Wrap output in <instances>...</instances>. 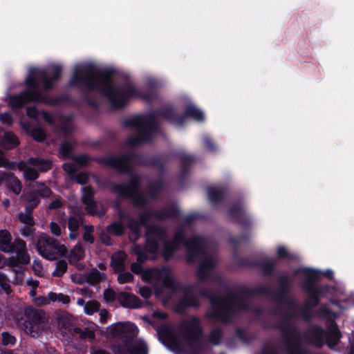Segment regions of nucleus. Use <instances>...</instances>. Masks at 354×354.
Wrapping results in <instances>:
<instances>
[{
	"mask_svg": "<svg viewBox=\"0 0 354 354\" xmlns=\"http://www.w3.org/2000/svg\"><path fill=\"white\" fill-rule=\"evenodd\" d=\"M78 82L84 83L90 89L99 90L117 108L124 105L129 99L141 97L138 90L132 85L120 89L113 88L106 73L93 71L91 66H75L71 84Z\"/></svg>",
	"mask_w": 354,
	"mask_h": 354,
	"instance_id": "1",
	"label": "nucleus"
},
{
	"mask_svg": "<svg viewBox=\"0 0 354 354\" xmlns=\"http://www.w3.org/2000/svg\"><path fill=\"white\" fill-rule=\"evenodd\" d=\"M107 332L112 338H120L124 346H113L114 354H147V348L141 339H134L138 333L136 325L131 322H118L108 327Z\"/></svg>",
	"mask_w": 354,
	"mask_h": 354,
	"instance_id": "2",
	"label": "nucleus"
},
{
	"mask_svg": "<svg viewBox=\"0 0 354 354\" xmlns=\"http://www.w3.org/2000/svg\"><path fill=\"white\" fill-rule=\"evenodd\" d=\"M187 332L183 337H176L162 328L158 329L159 337L162 343L176 354H185L194 351L192 339L197 337L201 333L199 322L196 318H191L186 324Z\"/></svg>",
	"mask_w": 354,
	"mask_h": 354,
	"instance_id": "3",
	"label": "nucleus"
},
{
	"mask_svg": "<svg viewBox=\"0 0 354 354\" xmlns=\"http://www.w3.org/2000/svg\"><path fill=\"white\" fill-rule=\"evenodd\" d=\"M46 76V74L43 71L31 69L30 71V75L26 80L28 91L20 95L7 96L6 97V102L12 109H17L21 107L24 104L29 102L39 100V95L37 91V79H42L45 88L48 89L52 87V84L48 81Z\"/></svg>",
	"mask_w": 354,
	"mask_h": 354,
	"instance_id": "4",
	"label": "nucleus"
},
{
	"mask_svg": "<svg viewBox=\"0 0 354 354\" xmlns=\"http://www.w3.org/2000/svg\"><path fill=\"white\" fill-rule=\"evenodd\" d=\"M26 321L24 324L25 332L32 337H39L48 326V317L41 310L27 308Z\"/></svg>",
	"mask_w": 354,
	"mask_h": 354,
	"instance_id": "5",
	"label": "nucleus"
},
{
	"mask_svg": "<svg viewBox=\"0 0 354 354\" xmlns=\"http://www.w3.org/2000/svg\"><path fill=\"white\" fill-rule=\"evenodd\" d=\"M37 249L39 253L44 258L54 260L64 256L66 253V248L56 240L46 234L39 236Z\"/></svg>",
	"mask_w": 354,
	"mask_h": 354,
	"instance_id": "6",
	"label": "nucleus"
},
{
	"mask_svg": "<svg viewBox=\"0 0 354 354\" xmlns=\"http://www.w3.org/2000/svg\"><path fill=\"white\" fill-rule=\"evenodd\" d=\"M142 279L145 281L161 282L166 287L171 286L173 283L171 273L167 268L146 270L142 274Z\"/></svg>",
	"mask_w": 354,
	"mask_h": 354,
	"instance_id": "7",
	"label": "nucleus"
},
{
	"mask_svg": "<svg viewBox=\"0 0 354 354\" xmlns=\"http://www.w3.org/2000/svg\"><path fill=\"white\" fill-rule=\"evenodd\" d=\"M54 323L57 326V330L64 337L73 333V318L66 312L57 313L55 316Z\"/></svg>",
	"mask_w": 354,
	"mask_h": 354,
	"instance_id": "8",
	"label": "nucleus"
},
{
	"mask_svg": "<svg viewBox=\"0 0 354 354\" xmlns=\"http://www.w3.org/2000/svg\"><path fill=\"white\" fill-rule=\"evenodd\" d=\"M316 335L320 339L324 337L327 345L330 348H334L338 344L341 337L339 331L335 326H332L326 332H324L319 329L317 330L316 331Z\"/></svg>",
	"mask_w": 354,
	"mask_h": 354,
	"instance_id": "9",
	"label": "nucleus"
},
{
	"mask_svg": "<svg viewBox=\"0 0 354 354\" xmlns=\"http://www.w3.org/2000/svg\"><path fill=\"white\" fill-rule=\"evenodd\" d=\"M212 306L214 311L213 316L223 321H225V314L230 313L233 308L232 301L226 299L213 301Z\"/></svg>",
	"mask_w": 354,
	"mask_h": 354,
	"instance_id": "10",
	"label": "nucleus"
},
{
	"mask_svg": "<svg viewBox=\"0 0 354 354\" xmlns=\"http://www.w3.org/2000/svg\"><path fill=\"white\" fill-rule=\"evenodd\" d=\"M5 183L15 194H19L21 190L20 181L10 173L0 171V185Z\"/></svg>",
	"mask_w": 354,
	"mask_h": 354,
	"instance_id": "11",
	"label": "nucleus"
},
{
	"mask_svg": "<svg viewBox=\"0 0 354 354\" xmlns=\"http://www.w3.org/2000/svg\"><path fill=\"white\" fill-rule=\"evenodd\" d=\"M12 252L17 254V259L19 263L26 264L29 262L30 257L26 250V243L22 240H15Z\"/></svg>",
	"mask_w": 354,
	"mask_h": 354,
	"instance_id": "12",
	"label": "nucleus"
},
{
	"mask_svg": "<svg viewBox=\"0 0 354 354\" xmlns=\"http://www.w3.org/2000/svg\"><path fill=\"white\" fill-rule=\"evenodd\" d=\"M15 243H12V236L6 230H0V250L4 252H12Z\"/></svg>",
	"mask_w": 354,
	"mask_h": 354,
	"instance_id": "13",
	"label": "nucleus"
},
{
	"mask_svg": "<svg viewBox=\"0 0 354 354\" xmlns=\"http://www.w3.org/2000/svg\"><path fill=\"white\" fill-rule=\"evenodd\" d=\"M118 299L124 307L138 308L140 306L139 299L131 294L122 292L118 294Z\"/></svg>",
	"mask_w": 354,
	"mask_h": 354,
	"instance_id": "14",
	"label": "nucleus"
},
{
	"mask_svg": "<svg viewBox=\"0 0 354 354\" xmlns=\"http://www.w3.org/2000/svg\"><path fill=\"white\" fill-rule=\"evenodd\" d=\"M82 201L86 205V209L90 214H94L96 212L95 203L93 201V191L90 187L83 188Z\"/></svg>",
	"mask_w": 354,
	"mask_h": 354,
	"instance_id": "15",
	"label": "nucleus"
},
{
	"mask_svg": "<svg viewBox=\"0 0 354 354\" xmlns=\"http://www.w3.org/2000/svg\"><path fill=\"white\" fill-rule=\"evenodd\" d=\"M17 167L20 171H24V176L26 180H33L38 178L37 168L30 165L29 160L27 163H19Z\"/></svg>",
	"mask_w": 354,
	"mask_h": 354,
	"instance_id": "16",
	"label": "nucleus"
},
{
	"mask_svg": "<svg viewBox=\"0 0 354 354\" xmlns=\"http://www.w3.org/2000/svg\"><path fill=\"white\" fill-rule=\"evenodd\" d=\"M82 223V218L80 216H71L68 219V227L70 230L69 237L74 240L78 236V229Z\"/></svg>",
	"mask_w": 354,
	"mask_h": 354,
	"instance_id": "17",
	"label": "nucleus"
},
{
	"mask_svg": "<svg viewBox=\"0 0 354 354\" xmlns=\"http://www.w3.org/2000/svg\"><path fill=\"white\" fill-rule=\"evenodd\" d=\"M126 254L122 252L115 253L112 257L111 265L116 272L123 271L125 268Z\"/></svg>",
	"mask_w": 354,
	"mask_h": 354,
	"instance_id": "18",
	"label": "nucleus"
},
{
	"mask_svg": "<svg viewBox=\"0 0 354 354\" xmlns=\"http://www.w3.org/2000/svg\"><path fill=\"white\" fill-rule=\"evenodd\" d=\"M286 347L289 351V354H303L299 347L298 337L295 335L287 339Z\"/></svg>",
	"mask_w": 354,
	"mask_h": 354,
	"instance_id": "19",
	"label": "nucleus"
},
{
	"mask_svg": "<svg viewBox=\"0 0 354 354\" xmlns=\"http://www.w3.org/2000/svg\"><path fill=\"white\" fill-rule=\"evenodd\" d=\"M19 143L17 138L11 132L4 133L3 140L2 142L3 148L6 149H11Z\"/></svg>",
	"mask_w": 354,
	"mask_h": 354,
	"instance_id": "20",
	"label": "nucleus"
},
{
	"mask_svg": "<svg viewBox=\"0 0 354 354\" xmlns=\"http://www.w3.org/2000/svg\"><path fill=\"white\" fill-rule=\"evenodd\" d=\"M185 116L190 117L198 122L202 121L204 119L203 111L192 104L189 105L186 109Z\"/></svg>",
	"mask_w": 354,
	"mask_h": 354,
	"instance_id": "21",
	"label": "nucleus"
},
{
	"mask_svg": "<svg viewBox=\"0 0 354 354\" xmlns=\"http://www.w3.org/2000/svg\"><path fill=\"white\" fill-rule=\"evenodd\" d=\"M304 274L307 277L309 281H313L316 279L319 274H322L328 278H331L333 277V271L330 270H328L324 272H321L319 270H315L310 268H306L303 270Z\"/></svg>",
	"mask_w": 354,
	"mask_h": 354,
	"instance_id": "22",
	"label": "nucleus"
},
{
	"mask_svg": "<svg viewBox=\"0 0 354 354\" xmlns=\"http://www.w3.org/2000/svg\"><path fill=\"white\" fill-rule=\"evenodd\" d=\"M215 261L213 259H206L200 265L198 276L199 278H204L206 276V273L214 266Z\"/></svg>",
	"mask_w": 354,
	"mask_h": 354,
	"instance_id": "23",
	"label": "nucleus"
},
{
	"mask_svg": "<svg viewBox=\"0 0 354 354\" xmlns=\"http://www.w3.org/2000/svg\"><path fill=\"white\" fill-rule=\"evenodd\" d=\"M29 162L37 169L42 171L48 170L51 167V162L50 161L40 158H30L29 159Z\"/></svg>",
	"mask_w": 354,
	"mask_h": 354,
	"instance_id": "24",
	"label": "nucleus"
},
{
	"mask_svg": "<svg viewBox=\"0 0 354 354\" xmlns=\"http://www.w3.org/2000/svg\"><path fill=\"white\" fill-rule=\"evenodd\" d=\"M97 329V326L94 323L91 322L86 328L80 331V335L83 338L93 339L95 337V332Z\"/></svg>",
	"mask_w": 354,
	"mask_h": 354,
	"instance_id": "25",
	"label": "nucleus"
},
{
	"mask_svg": "<svg viewBox=\"0 0 354 354\" xmlns=\"http://www.w3.org/2000/svg\"><path fill=\"white\" fill-rule=\"evenodd\" d=\"M110 164L118 169L125 171L127 169L128 160L126 158H113Z\"/></svg>",
	"mask_w": 354,
	"mask_h": 354,
	"instance_id": "26",
	"label": "nucleus"
},
{
	"mask_svg": "<svg viewBox=\"0 0 354 354\" xmlns=\"http://www.w3.org/2000/svg\"><path fill=\"white\" fill-rule=\"evenodd\" d=\"M48 294L50 303L59 301L66 305L68 304L70 302V298L68 295H64L62 293H56L53 292H50Z\"/></svg>",
	"mask_w": 354,
	"mask_h": 354,
	"instance_id": "27",
	"label": "nucleus"
},
{
	"mask_svg": "<svg viewBox=\"0 0 354 354\" xmlns=\"http://www.w3.org/2000/svg\"><path fill=\"white\" fill-rule=\"evenodd\" d=\"M84 256V251L80 245H77L71 251L69 256V261L74 262L82 259Z\"/></svg>",
	"mask_w": 354,
	"mask_h": 354,
	"instance_id": "28",
	"label": "nucleus"
},
{
	"mask_svg": "<svg viewBox=\"0 0 354 354\" xmlns=\"http://www.w3.org/2000/svg\"><path fill=\"white\" fill-rule=\"evenodd\" d=\"M99 307L100 305L98 302L95 301H90L85 304L84 310L85 313L91 315L99 310Z\"/></svg>",
	"mask_w": 354,
	"mask_h": 354,
	"instance_id": "29",
	"label": "nucleus"
},
{
	"mask_svg": "<svg viewBox=\"0 0 354 354\" xmlns=\"http://www.w3.org/2000/svg\"><path fill=\"white\" fill-rule=\"evenodd\" d=\"M107 230L111 234L120 235L124 231V226L121 223H113L108 227Z\"/></svg>",
	"mask_w": 354,
	"mask_h": 354,
	"instance_id": "30",
	"label": "nucleus"
},
{
	"mask_svg": "<svg viewBox=\"0 0 354 354\" xmlns=\"http://www.w3.org/2000/svg\"><path fill=\"white\" fill-rule=\"evenodd\" d=\"M26 285L30 288L29 291V295L31 297H35L36 296L35 290L39 286V281L34 280L32 278H29L26 281Z\"/></svg>",
	"mask_w": 354,
	"mask_h": 354,
	"instance_id": "31",
	"label": "nucleus"
},
{
	"mask_svg": "<svg viewBox=\"0 0 354 354\" xmlns=\"http://www.w3.org/2000/svg\"><path fill=\"white\" fill-rule=\"evenodd\" d=\"M67 269V263L64 261H60L57 264V268L53 272V274L56 277L62 276Z\"/></svg>",
	"mask_w": 354,
	"mask_h": 354,
	"instance_id": "32",
	"label": "nucleus"
},
{
	"mask_svg": "<svg viewBox=\"0 0 354 354\" xmlns=\"http://www.w3.org/2000/svg\"><path fill=\"white\" fill-rule=\"evenodd\" d=\"M32 270L35 274L39 277L44 276L45 271L41 263L39 261L35 260L32 263Z\"/></svg>",
	"mask_w": 354,
	"mask_h": 354,
	"instance_id": "33",
	"label": "nucleus"
},
{
	"mask_svg": "<svg viewBox=\"0 0 354 354\" xmlns=\"http://www.w3.org/2000/svg\"><path fill=\"white\" fill-rule=\"evenodd\" d=\"M2 336V344L3 345H13L16 342V338L7 332H3Z\"/></svg>",
	"mask_w": 354,
	"mask_h": 354,
	"instance_id": "34",
	"label": "nucleus"
},
{
	"mask_svg": "<svg viewBox=\"0 0 354 354\" xmlns=\"http://www.w3.org/2000/svg\"><path fill=\"white\" fill-rule=\"evenodd\" d=\"M119 272L118 281L120 283L122 284L132 281L133 276L130 272H122V271Z\"/></svg>",
	"mask_w": 354,
	"mask_h": 354,
	"instance_id": "35",
	"label": "nucleus"
},
{
	"mask_svg": "<svg viewBox=\"0 0 354 354\" xmlns=\"http://www.w3.org/2000/svg\"><path fill=\"white\" fill-rule=\"evenodd\" d=\"M19 219L23 223L32 226L33 225V218L32 216V214L30 212H28L25 214H21L19 216Z\"/></svg>",
	"mask_w": 354,
	"mask_h": 354,
	"instance_id": "36",
	"label": "nucleus"
},
{
	"mask_svg": "<svg viewBox=\"0 0 354 354\" xmlns=\"http://www.w3.org/2000/svg\"><path fill=\"white\" fill-rule=\"evenodd\" d=\"M84 240L85 241L89 242L92 243L93 242V236L92 235V232L93 231V226H85L84 227Z\"/></svg>",
	"mask_w": 354,
	"mask_h": 354,
	"instance_id": "37",
	"label": "nucleus"
},
{
	"mask_svg": "<svg viewBox=\"0 0 354 354\" xmlns=\"http://www.w3.org/2000/svg\"><path fill=\"white\" fill-rule=\"evenodd\" d=\"M33 301L39 306H46L50 304L49 294L46 297H32Z\"/></svg>",
	"mask_w": 354,
	"mask_h": 354,
	"instance_id": "38",
	"label": "nucleus"
},
{
	"mask_svg": "<svg viewBox=\"0 0 354 354\" xmlns=\"http://www.w3.org/2000/svg\"><path fill=\"white\" fill-rule=\"evenodd\" d=\"M32 136L35 140L42 141L45 138V133L41 129H35L32 131Z\"/></svg>",
	"mask_w": 354,
	"mask_h": 354,
	"instance_id": "39",
	"label": "nucleus"
},
{
	"mask_svg": "<svg viewBox=\"0 0 354 354\" xmlns=\"http://www.w3.org/2000/svg\"><path fill=\"white\" fill-rule=\"evenodd\" d=\"M220 196V192L215 187L208 189V197L212 201H215Z\"/></svg>",
	"mask_w": 354,
	"mask_h": 354,
	"instance_id": "40",
	"label": "nucleus"
},
{
	"mask_svg": "<svg viewBox=\"0 0 354 354\" xmlns=\"http://www.w3.org/2000/svg\"><path fill=\"white\" fill-rule=\"evenodd\" d=\"M0 121L4 124L10 125L13 120L10 113H4L0 115Z\"/></svg>",
	"mask_w": 354,
	"mask_h": 354,
	"instance_id": "41",
	"label": "nucleus"
},
{
	"mask_svg": "<svg viewBox=\"0 0 354 354\" xmlns=\"http://www.w3.org/2000/svg\"><path fill=\"white\" fill-rule=\"evenodd\" d=\"M71 149L72 147L70 144H68V142H64L60 148V153L64 156L67 157L70 155Z\"/></svg>",
	"mask_w": 354,
	"mask_h": 354,
	"instance_id": "42",
	"label": "nucleus"
},
{
	"mask_svg": "<svg viewBox=\"0 0 354 354\" xmlns=\"http://www.w3.org/2000/svg\"><path fill=\"white\" fill-rule=\"evenodd\" d=\"M50 227L51 232L54 235H55L57 236H59L61 235L62 230L58 224H57L55 222H51L50 225Z\"/></svg>",
	"mask_w": 354,
	"mask_h": 354,
	"instance_id": "43",
	"label": "nucleus"
},
{
	"mask_svg": "<svg viewBox=\"0 0 354 354\" xmlns=\"http://www.w3.org/2000/svg\"><path fill=\"white\" fill-rule=\"evenodd\" d=\"M221 337V333L219 330L213 331L209 337L210 342L214 344H217L219 342Z\"/></svg>",
	"mask_w": 354,
	"mask_h": 354,
	"instance_id": "44",
	"label": "nucleus"
},
{
	"mask_svg": "<svg viewBox=\"0 0 354 354\" xmlns=\"http://www.w3.org/2000/svg\"><path fill=\"white\" fill-rule=\"evenodd\" d=\"M339 301L343 303L345 307H351L354 306V295H352L351 298H346L345 299H339Z\"/></svg>",
	"mask_w": 354,
	"mask_h": 354,
	"instance_id": "45",
	"label": "nucleus"
},
{
	"mask_svg": "<svg viewBox=\"0 0 354 354\" xmlns=\"http://www.w3.org/2000/svg\"><path fill=\"white\" fill-rule=\"evenodd\" d=\"M61 69V67L58 65H54L50 67V71L53 74V80L59 77Z\"/></svg>",
	"mask_w": 354,
	"mask_h": 354,
	"instance_id": "46",
	"label": "nucleus"
},
{
	"mask_svg": "<svg viewBox=\"0 0 354 354\" xmlns=\"http://www.w3.org/2000/svg\"><path fill=\"white\" fill-rule=\"evenodd\" d=\"M0 167L12 169L15 166L12 163L9 162L5 158H0Z\"/></svg>",
	"mask_w": 354,
	"mask_h": 354,
	"instance_id": "47",
	"label": "nucleus"
},
{
	"mask_svg": "<svg viewBox=\"0 0 354 354\" xmlns=\"http://www.w3.org/2000/svg\"><path fill=\"white\" fill-rule=\"evenodd\" d=\"M104 297L106 301H112L115 298V293L111 290H106L104 292Z\"/></svg>",
	"mask_w": 354,
	"mask_h": 354,
	"instance_id": "48",
	"label": "nucleus"
},
{
	"mask_svg": "<svg viewBox=\"0 0 354 354\" xmlns=\"http://www.w3.org/2000/svg\"><path fill=\"white\" fill-rule=\"evenodd\" d=\"M140 293L144 298H148L151 294V289L148 287L144 286L140 288Z\"/></svg>",
	"mask_w": 354,
	"mask_h": 354,
	"instance_id": "49",
	"label": "nucleus"
},
{
	"mask_svg": "<svg viewBox=\"0 0 354 354\" xmlns=\"http://www.w3.org/2000/svg\"><path fill=\"white\" fill-rule=\"evenodd\" d=\"M75 180L77 183L83 185L87 181L88 176L85 174H79Z\"/></svg>",
	"mask_w": 354,
	"mask_h": 354,
	"instance_id": "50",
	"label": "nucleus"
},
{
	"mask_svg": "<svg viewBox=\"0 0 354 354\" xmlns=\"http://www.w3.org/2000/svg\"><path fill=\"white\" fill-rule=\"evenodd\" d=\"M28 200L31 207H35L39 203V198L33 194L30 195Z\"/></svg>",
	"mask_w": 354,
	"mask_h": 354,
	"instance_id": "51",
	"label": "nucleus"
},
{
	"mask_svg": "<svg viewBox=\"0 0 354 354\" xmlns=\"http://www.w3.org/2000/svg\"><path fill=\"white\" fill-rule=\"evenodd\" d=\"M64 169L68 174H73L75 169V166L73 163H65L63 165Z\"/></svg>",
	"mask_w": 354,
	"mask_h": 354,
	"instance_id": "52",
	"label": "nucleus"
},
{
	"mask_svg": "<svg viewBox=\"0 0 354 354\" xmlns=\"http://www.w3.org/2000/svg\"><path fill=\"white\" fill-rule=\"evenodd\" d=\"M32 232V226L26 225L24 227L21 228V233L24 236H30Z\"/></svg>",
	"mask_w": 354,
	"mask_h": 354,
	"instance_id": "53",
	"label": "nucleus"
},
{
	"mask_svg": "<svg viewBox=\"0 0 354 354\" xmlns=\"http://www.w3.org/2000/svg\"><path fill=\"white\" fill-rule=\"evenodd\" d=\"M71 279L75 283H82L84 281L85 278L82 277L80 274H73L71 275Z\"/></svg>",
	"mask_w": 354,
	"mask_h": 354,
	"instance_id": "54",
	"label": "nucleus"
},
{
	"mask_svg": "<svg viewBox=\"0 0 354 354\" xmlns=\"http://www.w3.org/2000/svg\"><path fill=\"white\" fill-rule=\"evenodd\" d=\"M39 192H41V195L44 197H48L51 194V191L50 190V189L44 185L41 186Z\"/></svg>",
	"mask_w": 354,
	"mask_h": 354,
	"instance_id": "55",
	"label": "nucleus"
},
{
	"mask_svg": "<svg viewBox=\"0 0 354 354\" xmlns=\"http://www.w3.org/2000/svg\"><path fill=\"white\" fill-rule=\"evenodd\" d=\"M62 205V203L59 198H56L52 203L49 204V208L50 209H56L60 207Z\"/></svg>",
	"mask_w": 354,
	"mask_h": 354,
	"instance_id": "56",
	"label": "nucleus"
},
{
	"mask_svg": "<svg viewBox=\"0 0 354 354\" xmlns=\"http://www.w3.org/2000/svg\"><path fill=\"white\" fill-rule=\"evenodd\" d=\"M27 114L30 118H36L38 115V112L34 107H28Z\"/></svg>",
	"mask_w": 354,
	"mask_h": 354,
	"instance_id": "57",
	"label": "nucleus"
},
{
	"mask_svg": "<svg viewBox=\"0 0 354 354\" xmlns=\"http://www.w3.org/2000/svg\"><path fill=\"white\" fill-rule=\"evenodd\" d=\"M131 270L136 274H138V273L141 272L142 266H141L140 263H133L131 265Z\"/></svg>",
	"mask_w": 354,
	"mask_h": 354,
	"instance_id": "58",
	"label": "nucleus"
},
{
	"mask_svg": "<svg viewBox=\"0 0 354 354\" xmlns=\"http://www.w3.org/2000/svg\"><path fill=\"white\" fill-rule=\"evenodd\" d=\"M288 254V252L287 250H286V248H284L282 246H280L277 248V255L279 258H282V257H286V255Z\"/></svg>",
	"mask_w": 354,
	"mask_h": 354,
	"instance_id": "59",
	"label": "nucleus"
},
{
	"mask_svg": "<svg viewBox=\"0 0 354 354\" xmlns=\"http://www.w3.org/2000/svg\"><path fill=\"white\" fill-rule=\"evenodd\" d=\"M100 322L102 323H105L107 319L108 312L104 309L101 310L100 313Z\"/></svg>",
	"mask_w": 354,
	"mask_h": 354,
	"instance_id": "60",
	"label": "nucleus"
},
{
	"mask_svg": "<svg viewBox=\"0 0 354 354\" xmlns=\"http://www.w3.org/2000/svg\"><path fill=\"white\" fill-rule=\"evenodd\" d=\"M153 318L165 319L167 317V314L163 312L157 311L153 314Z\"/></svg>",
	"mask_w": 354,
	"mask_h": 354,
	"instance_id": "61",
	"label": "nucleus"
},
{
	"mask_svg": "<svg viewBox=\"0 0 354 354\" xmlns=\"http://www.w3.org/2000/svg\"><path fill=\"white\" fill-rule=\"evenodd\" d=\"M260 354H277V351L274 348H266Z\"/></svg>",
	"mask_w": 354,
	"mask_h": 354,
	"instance_id": "62",
	"label": "nucleus"
},
{
	"mask_svg": "<svg viewBox=\"0 0 354 354\" xmlns=\"http://www.w3.org/2000/svg\"><path fill=\"white\" fill-rule=\"evenodd\" d=\"M145 131H146V128H145V127L142 128V129L140 130V132H139V133H140V136H139V138H138V140H137L138 142L145 141V140H147V138H144V137L142 136V134H143L144 133H145Z\"/></svg>",
	"mask_w": 354,
	"mask_h": 354,
	"instance_id": "63",
	"label": "nucleus"
},
{
	"mask_svg": "<svg viewBox=\"0 0 354 354\" xmlns=\"http://www.w3.org/2000/svg\"><path fill=\"white\" fill-rule=\"evenodd\" d=\"M0 286L2 287V288L6 291V293H9L10 292V285L8 284V283L7 282V280L1 283Z\"/></svg>",
	"mask_w": 354,
	"mask_h": 354,
	"instance_id": "64",
	"label": "nucleus"
}]
</instances>
